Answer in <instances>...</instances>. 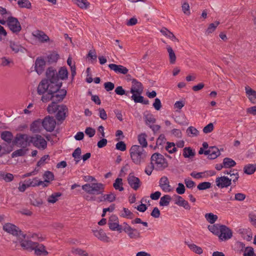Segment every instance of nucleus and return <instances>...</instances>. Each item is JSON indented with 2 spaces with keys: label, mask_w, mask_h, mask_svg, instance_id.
Segmentation results:
<instances>
[{
  "label": "nucleus",
  "mask_w": 256,
  "mask_h": 256,
  "mask_svg": "<svg viewBox=\"0 0 256 256\" xmlns=\"http://www.w3.org/2000/svg\"><path fill=\"white\" fill-rule=\"evenodd\" d=\"M146 136H147L145 133L141 134L138 136V141L142 148H146L148 146Z\"/></svg>",
  "instance_id": "37998d69"
},
{
  "label": "nucleus",
  "mask_w": 256,
  "mask_h": 256,
  "mask_svg": "<svg viewBox=\"0 0 256 256\" xmlns=\"http://www.w3.org/2000/svg\"><path fill=\"white\" fill-rule=\"evenodd\" d=\"M43 177L44 178L45 182L48 184L50 183V182L52 181L54 178V173L49 170H46L44 172Z\"/></svg>",
  "instance_id": "a18cd8bd"
},
{
  "label": "nucleus",
  "mask_w": 256,
  "mask_h": 256,
  "mask_svg": "<svg viewBox=\"0 0 256 256\" xmlns=\"http://www.w3.org/2000/svg\"><path fill=\"white\" fill-rule=\"evenodd\" d=\"M6 24L10 30L16 34H18L22 30V26L18 19L15 17L10 16L8 18Z\"/></svg>",
  "instance_id": "0eeeda50"
},
{
  "label": "nucleus",
  "mask_w": 256,
  "mask_h": 256,
  "mask_svg": "<svg viewBox=\"0 0 256 256\" xmlns=\"http://www.w3.org/2000/svg\"><path fill=\"white\" fill-rule=\"evenodd\" d=\"M246 93L250 101L254 104H256V91L247 86L245 87Z\"/></svg>",
  "instance_id": "b1692460"
},
{
  "label": "nucleus",
  "mask_w": 256,
  "mask_h": 256,
  "mask_svg": "<svg viewBox=\"0 0 256 256\" xmlns=\"http://www.w3.org/2000/svg\"><path fill=\"white\" fill-rule=\"evenodd\" d=\"M34 36L42 42H48L50 40L49 37L42 30H36Z\"/></svg>",
  "instance_id": "c756f323"
},
{
  "label": "nucleus",
  "mask_w": 256,
  "mask_h": 256,
  "mask_svg": "<svg viewBox=\"0 0 256 256\" xmlns=\"http://www.w3.org/2000/svg\"><path fill=\"white\" fill-rule=\"evenodd\" d=\"M208 230L212 232L216 236H219L221 232V225L218 224H214L212 226H208Z\"/></svg>",
  "instance_id": "e433bc0d"
},
{
  "label": "nucleus",
  "mask_w": 256,
  "mask_h": 256,
  "mask_svg": "<svg viewBox=\"0 0 256 256\" xmlns=\"http://www.w3.org/2000/svg\"><path fill=\"white\" fill-rule=\"evenodd\" d=\"M256 171V164H248L244 168V172L245 174L250 175L253 174Z\"/></svg>",
  "instance_id": "f704fd0d"
},
{
  "label": "nucleus",
  "mask_w": 256,
  "mask_h": 256,
  "mask_svg": "<svg viewBox=\"0 0 256 256\" xmlns=\"http://www.w3.org/2000/svg\"><path fill=\"white\" fill-rule=\"evenodd\" d=\"M10 48L16 54L18 53L19 52H23L24 48L20 44L12 40L9 41Z\"/></svg>",
  "instance_id": "c85d7f7f"
},
{
  "label": "nucleus",
  "mask_w": 256,
  "mask_h": 256,
  "mask_svg": "<svg viewBox=\"0 0 256 256\" xmlns=\"http://www.w3.org/2000/svg\"><path fill=\"white\" fill-rule=\"evenodd\" d=\"M216 186L220 188H228L232 184V178L228 176H222L216 179Z\"/></svg>",
  "instance_id": "f8f14e48"
},
{
  "label": "nucleus",
  "mask_w": 256,
  "mask_h": 256,
  "mask_svg": "<svg viewBox=\"0 0 256 256\" xmlns=\"http://www.w3.org/2000/svg\"><path fill=\"white\" fill-rule=\"evenodd\" d=\"M130 154L132 162L137 165L146 162L147 152L140 146L133 145L130 150Z\"/></svg>",
  "instance_id": "7ed1b4c3"
},
{
  "label": "nucleus",
  "mask_w": 256,
  "mask_h": 256,
  "mask_svg": "<svg viewBox=\"0 0 256 256\" xmlns=\"http://www.w3.org/2000/svg\"><path fill=\"white\" fill-rule=\"evenodd\" d=\"M123 211L124 212L120 214V216L123 218H126L130 219H132L134 218V214L132 212H131L128 208H124Z\"/></svg>",
  "instance_id": "5fc2aeb1"
},
{
  "label": "nucleus",
  "mask_w": 256,
  "mask_h": 256,
  "mask_svg": "<svg viewBox=\"0 0 256 256\" xmlns=\"http://www.w3.org/2000/svg\"><path fill=\"white\" fill-rule=\"evenodd\" d=\"M166 144V149L169 153L173 154L177 150L174 142H167Z\"/></svg>",
  "instance_id": "4d7b16f0"
},
{
  "label": "nucleus",
  "mask_w": 256,
  "mask_h": 256,
  "mask_svg": "<svg viewBox=\"0 0 256 256\" xmlns=\"http://www.w3.org/2000/svg\"><path fill=\"white\" fill-rule=\"evenodd\" d=\"M42 120L40 118L34 120L30 126V130L32 133H40L42 130Z\"/></svg>",
  "instance_id": "5701e85b"
},
{
  "label": "nucleus",
  "mask_w": 256,
  "mask_h": 256,
  "mask_svg": "<svg viewBox=\"0 0 256 256\" xmlns=\"http://www.w3.org/2000/svg\"><path fill=\"white\" fill-rule=\"evenodd\" d=\"M25 238L22 236L18 238L20 246L24 250L32 251L34 248V246L36 244V242H33L32 240H24Z\"/></svg>",
  "instance_id": "ddd939ff"
},
{
  "label": "nucleus",
  "mask_w": 256,
  "mask_h": 256,
  "mask_svg": "<svg viewBox=\"0 0 256 256\" xmlns=\"http://www.w3.org/2000/svg\"><path fill=\"white\" fill-rule=\"evenodd\" d=\"M34 246V248L33 250H34V253L36 256H46L48 255V252L45 250V247L42 244H39L36 242Z\"/></svg>",
  "instance_id": "a878e982"
},
{
  "label": "nucleus",
  "mask_w": 256,
  "mask_h": 256,
  "mask_svg": "<svg viewBox=\"0 0 256 256\" xmlns=\"http://www.w3.org/2000/svg\"><path fill=\"white\" fill-rule=\"evenodd\" d=\"M144 119L146 124L149 126L151 125L150 124H154L156 122V119L152 114H149L145 116Z\"/></svg>",
  "instance_id": "6e6d98bb"
},
{
  "label": "nucleus",
  "mask_w": 256,
  "mask_h": 256,
  "mask_svg": "<svg viewBox=\"0 0 256 256\" xmlns=\"http://www.w3.org/2000/svg\"><path fill=\"white\" fill-rule=\"evenodd\" d=\"M1 138L8 144L12 143L13 134L10 131H4L0 134Z\"/></svg>",
  "instance_id": "2f4dec72"
},
{
  "label": "nucleus",
  "mask_w": 256,
  "mask_h": 256,
  "mask_svg": "<svg viewBox=\"0 0 256 256\" xmlns=\"http://www.w3.org/2000/svg\"><path fill=\"white\" fill-rule=\"evenodd\" d=\"M160 32L164 36L170 38L172 41L178 42V40L174 34L170 32L168 28H162L160 30Z\"/></svg>",
  "instance_id": "7c9ffc66"
},
{
  "label": "nucleus",
  "mask_w": 256,
  "mask_h": 256,
  "mask_svg": "<svg viewBox=\"0 0 256 256\" xmlns=\"http://www.w3.org/2000/svg\"><path fill=\"white\" fill-rule=\"evenodd\" d=\"M144 91V86L139 81H132V86L129 92L132 94H142Z\"/></svg>",
  "instance_id": "dca6fc26"
},
{
  "label": "nucleus",
  "mask_w": 256,
  "mask_h": 256,
  "mask_svg": "<svg viewBox=\"0 0 256 256\" xmlns=\"http://www.w3.org/2000/svg\"><path fill=\"white\" fill-rule=\"evenodd\" d=\"M108 226L109 228L112 231H118L121 233L122 231V226L119 224L118 218L115 214L112 215L108 220Z\"/></svg>",
  "instance_id": "1a4fd4ad"
},
{
  "label": "nucleus",
  "mask_w": 256,
  "mask_h": 256,
  "mask_svg": "<svg viewBox=\"0 0 256 256\" xmlns=\"http://www.w3.org/2000/svg\"><path fill=\"white\" fill-rule=\"evenodd\" d=\"M160 186L162 190L165 192H170L172 190L170 188V186L168 178L166 176H163L160 180Z\"/></svg>",
  "instance_id": "aec40b11"
},
{
  "label": "nucleus",
  "mask_w": 256,
  "mask_h": 256,
  "mask_svg": "<svg viewBox=\"0 0 256 256\" xmlns=\"http://www.w3.org/2000/svg\"><path fill=\"white\" fill-rule=\"evenodd\" d=\"M26 154V150L23 148H20L16 151L14 152L12 154V158L23 156Z\"/></svg>",
  "instance_id": "e2e57ef3"
},
{
  "label": "nucleus",
  "mask_w": 256,
  "mask_h": 256,
  "mask_svg": "<svg viewBox=\"0 0 256 256\" xmlns=\"http://www.w3.org/2000/svg\"><path fill=\"white\" fill-rule=\"evenodd\" d=\"M67 64L70 68L71 71V80H74L75 76L76 75V67L75 62L72 64V58L69 56L67 60Z\"/></svg>",
  "instance_id": "473e14b6"
},
{
  "label": "nucleus",
  "mask_w": 256,
  "mask_h": 256,
  "mask_svg": "<svg viewBox=\"0 0 256 256\" xmlns=\"http://www.w3.org/2000/svg\"><path fill=\"white\" fill-rule=\"evenodd\" d=\"M75 3L81 8H87L90 4L86 0H73Z\"/></svg>",
  "instance_id": "603ef678"
},
{
  "label": "nucleus",
  "mask_w": 256,
  "mask_h": 256,
  "mask_svg": "<svg viewBox=\"0 0 256 256\" xmlns=\"http://www.w3.org/2000/svg\"><path fill=\"white\" fill-rule=\"evenodd\" d=\"M56 114V118L58 121L64 120L66 116V113L68 112V108L64 104L60 106Z\"/></svg>",
  "instance_id": "a211bd4d"
},
{
  "label": "nucleus",
  "mask_w": 256,
  "mask_h": 256,
  "mask_svg": "<svg viewBox=\"0 0 256 256\" xmlns=\"http://www.w3.org/2000/svg\"><path fill=\"white\" fill-rule=\"evenodd\" d=\"M205 218L208 222L213 224L218 220V217L216 214L210 212L205 214Z\"/></svg>",
  "instance_id": "09e8293b"
},
{
  "label": "nucleus",
  "mask_w": 256,
  "mask_h": 256,
  "mask_svg": "<svg viewBox=\"0 0 256 256\" xmlns=\"http://www.w3.org/2000/svg\"><path fill=\"white\" fill-rule=\"evenodd\" d=\"M166 142V138L164 135V134H160L156 140V146L154 147V149H156L158 146H162L163 144H165Z\"/></svg>",
  "instance_id": "0e129e2a"
},
{
  "label": "nucleus",
  "mask_w": 256,
  "mask_h": 256,
  "mask_svg": "<svg viewBox=\"0 0 256 256\" xmlns=\"http://www.w3.org/2000/svg\"><path fill=\"white\" fill-rule=\"evenodd\" d=\"M108 66L110 70L114 71L116 74H126V80H136V78H133L130 74H127L128 70L122 65L110 64H108Z\"/></svg>",
  "instance_id": "6e6552de"
},
{
  "label": "nucleus",
  "mask_w": 256,
  "mask_h": 256,
  "mask_svg": "<svg viewBox=\"0 0 256 256\" xmlns=\"http://www.w3.org/2000/svg\"><path fill=\"white\" fill-rule=\"evenodd\" d=\"M223 164L224 168H231L236 165V162L230 158H225L223 160Z\"/></svg>",
  "instance_id": "a19ab883"
},
{
  "label": "nucleus",
  "mask_w": 256,
  "mask_h": 256,
  "mask_svg": "<svg viewBox=\"0 0 256 256\" xmlns=\"http://www.w3.org/2000/svg\"><path fill=\"white\" fill-rule=\"evenodd\" d=\"M66 90L62 89L59 90L58 91V92L53 94L52 101H56L57 103L62 102L66 96Z\"/></svg>",
  "instance_id": "bb28decb"
},
{
  "label": "nucleus",
  "mask_w": 256,
  "mask_h": 256,
  "mask_svg": "<svg viewBox=\"0 0 256 256\" xmlns=\"http://www.w3.org/2000/svg\"><path fill=\"white\" fill-rule=\"evenodd\" d=\"M210 154L208 156V158L210 160H214L220 155V152L218 148L214 146L210 147Z\"/></svg>",
  "instance_id": "c9c22d12"
},
{
  "label": "nucleus",
  "mask_w": 256,
  "mask_h": 256,
  "mask_svg": "<svg viewBox=\"0 0 256 256\" xmlns=\"http://www.w3.org/2000/svg\"><path fill=\"white\" fill-rule=\"evenodd\" d=\"M232 236V230L225 225H221V232L219 235L220 240H228L230 239Z\"/></svg>",
  "instance_id": "4468645a"
},
{
  "label": "nucleus",
  "mask_w": 256,
  "mask_h": 256,
  "mask_svg": "<svg viewBox=\"0 0 256 256\" xmlns=\"http://www.w3.org/2000/svg\"><path fill=\"white\" fill-rule=\"evenodd\" d=\"M61 196L62 193L60 192H54L48 197V201L50 203L54 204L58 200V198Z\"/></svg>",
  "instance_id": "864d4df0"
},
{
  "label": "nucleus",
  "mask_w": 256,
  "mask_h": 256,
  "mask_svg": "<svg viewBox=\"0 0 256 256\" xmlns=\"http://www.w3.org/2000/svg\"><path fill=\"white\" fill-rule=\"evenodd\" d=\"M186 132L188 135L192 134V136H196L199 134L198 130L194 126H190L186 130Z\"/></svg>",
  "instance_id": "bf43d9fd"
},
{
  "label": "nucleus",
  "mask_w": 256,
  "mask_h": 256,
  "mask_svg": "<svg viewBox=\"0 0 256 256\" xmlns=\"http://www.w3.org/2000/svg\"><path fill=\"white\" fill-rule=\"evenodd\" d=\"M131 98L134 100L136 103H142L144 96H142V94H134L132 96Z\"/></svg>",
  "instance_id": "338daca9"
},
{
  "label": "nucleus",
  "mask_w": 256,
  "mask_h": 256,
  "mask_svg": "<svg viewBox=\"0 0 256 256\" xmlns=\"http://www.w3.org/2000/svg\"><path fill=\"white\" fill-rule=\"evenodd\" d=\"M32 143L33 145L38 148L45 149L47 146V142L40 134H36L35 136H28L26 134H18L12 142V145L16 146L18 144L22 148L29 146Z\"/></svg>",
  "instance_id": "f257e3e1"
},
{
  "label": "nucleus",
  "mask_w": 256,
  "mask_h": 256,
  "mask_svg": "<svg viewBox=\"0 0 256 256\" xmlns=\"http://www.w3.org/2000/svg\"><path fill=\"white\" fill-rule=\"evenodd\" d=\"M47 92L46 94H42V102H46L50 100L52 101V98L54 96L53 94L50 92Z\"/></svg>",
  "instance_id": "680f3d73"
},
{
  "label": "nucleus",
  "mask_w": 256,
  "mask_h": 256,
  "mask_svg": "<svg viewBox=\"0 0 256 256\" xmlns=\"http://www.w3.org/2000/svg\"><path fill=\"white\" fill-rule=\"evenodd\" d=\"M92 232L95 236L100 240L106 242H110V238L106 236V234L102 228H100L99 230H92Z\"/></svg>",
  "instance_id": "412c9836"
},
{
  "label": "nucleus",
  "mask_w": 256,
  "mask_h": 256,
  "mask_svg": "<svg viewBox=\"0 0 256 256\" xmlns=\"http://www.w3.org/2000/svg\"><path fill=\"white\" fill-rule=\"evenodd\" d=\"M59 81H40L38 87V94L39 95L44 94L46 92H50L52 94L58 92L60 90L62 82Z\"/></svg>",
  "instance_id": "f03ea898"
},
{
  "label": "nucleus",
  "mask_w": 256,
  "mask_h": 256,
  "mask_svg": "<svg viewBox=\"0 0 256 256\" xmlns=\"http://www.w3.org/2000/svg\"><path fill=\"white\" fill-rule=\"evenodd\" d=\"M188 246L196 254H200L202 253V250L200 247L197 246L196 245L194 244H188Z\"/></svg>",
  "instance_id": "13d9d810"
},
{
  "label": "nucleus",
  "mask_w": 256,
  "mask_h": 256,
  "mask_svg": "<svg viewBox=\"0 0 256 256\" xmlns=\"http://www.w3.org/2000/svg\"><path fill=\"white\" fill-rule=\"evenodd\" d=\"M127 180L130 186L134 190H138L141 186L142 182L140 178L135 176L132 172L128 174Z\"/></svg>",
  "instance_id": "9b49d317"
},
{
  "label": "nucleus",
  "mask_w": 256,
  "mask_h": 256,
  "mask_svg": "<svg viewBox=\"0 0 256 256\" xmlns=\"http://www.w3.org/2000/svg\"><path fill=\"white\" fill-rule=\"evenodd\" d=\"M171 200H172V198L170 195H168V194L164 195L163 196H162L160 198V206H168Z\"/></svg>",
  "instance_id": "49530a36"
},
{
  "label": "nucleus",
  "mask_w": 256,
  "mask_h": 256,
  "mask_svg": "<svg viewBox=\"0 0 256 256\" xmlns=\"http://www.w3.org/2000/svg\"><path fill=\"white\" fill-rule=\"evenodd\" d=\"M68 72L66 66H61L57 71L56 78L58 80H66L68 78Z\"/></svg>",
  "instance_id": "393cba45"
},
{
  "label": "nucleus",
  "mask_w": 256,
  "mask_h": 256,
  "mask_svg": "<svg viewBox=\"0 0 256 256\" xmlns=\"http://www.w3.org/2000/svg\"><path fill=\"white\" fill-rule=\"evenodd\" d=\"M45 74L46 78H42V80H58L56 78L57 70L53 66H50L48 68Z\"/></svg>",
  "instance_id": "f3484780"
},
{
  "label": "nucleus",
  "mask_w": 256,
  "mask_h": 256,
  "mask_svg": "<svg viewBox=\"0 0 256 256\" xmlns=\"http://www.w3.org/2000/svg\"><path fill=\"white\" fill-rule=\"evenodd\" d=\"M174 198L176 199L174 204L180 206H182L186 210L190 209V206L188 201L184 200L181 196L174 194Z\"/></svg>",
  "instance_id": "4be33fe9"
},
{
  "label": "nucleus",
  "mask_w": 256,
  "mask_h": 256,
  "mask_svg": "<svg viewBox=\"0 0 256 256\" xmlns=\"http://www.w3.org/2000/svg\"><path fill=\"white\" fill-rule=\"evenodd\" d=\"M42 120V126L47 132H52L56 124V120L52 116H46Z\"/></svg>",
  "instance_id": "9d476101"
},
{
  "label": "nucleus",
  "mask_w": 256,
  "mask_h": 256,
  "mask_svg": "<svg viewBox=\"0 0 256 256\" xmlns=\"http://www.w3.org/2000/svg\"><path fill=\"white\" fill-rule=\"evenodd\" d=\"M82 189L90 194L98 195L104 190V185L102 183L86 184L82 186Z\"/></svg>",
  "instance_id": "20e7f679"
},
{
  "label": "nucleus",
  "mask_w": 256,
  "mask_h": 256,
  "mask_svg": "<svg viewBox=\"0 0 256 256\" xmlns=\"http://www.w3.org/2000/svg\"><path fill=\"white\" fill-rule=\"evenodd\" d=\"M219 24L220 22L218 21H216L214 23H212L210 24L208 28L206 30V34L208 35L209 34L213 32Z\"/></svg>",
  "instance_id": "de8ad7c7"
},
{
  "label": "nucleus",
  "mask_w": 256,
  "mask_h": 256,
  "mask_svg": "<svg viewBox=\"0 0 256 256\" xmlns=\"http://www.w3.org/2000/svg\"><path fill=\"white\" fill-rule=\"evenodd\" d=\"M47 61L49 64H52L57 62L60 58V55L56 51H52L46 56Z\"/></svg>",
  "instance_id": "cd10ccee"
},
{
  "label": "nucleus",
  "mask_w": 256,
  "mask_h": 256,
  "mask_svg": "<svg viewBox=\"0 0 256 256\" xmlns=\"http://www.w3.org/2000/svg\"><path fill=\"white\" fill-rule=\"evenodd\" d=\"M18 4L20 8H26L30 9L32 7V4L28 0H19Z\"/></svg>",
  "instance_id": "8fccbe9b"
},
{
  "label": "nucleus",
  "mask_w": 256,
  "mask_h": 256,
  "mask_svg": "<svg viewBox=\"0 0 256 256\" xmlns=\"http://www.w3.org/2000/svg\"><path fill=\"white\" fill-rule=\"evenodd\" d=\"M72 252L80 256H88V254L86 250L79 248H73Z\"/></svg>",
  "instance_id": "774afa93"
},
{
  "label": "nucleus",
  "mask_w": 256,
  "mask_h": 256,
  "mask_svg": "<svg viewBox=\"0 0 256 256\" xmlns=\"http://www.w3.org/2000/svg\"><path fill=\"white\" fill-rule=\"evenodd\" d=\"M211 187V183L208 182H200L197 186V188L199 190H206L207 189L210 188Z\"/></svg>",
  "instance_id": "3c124183"
},
{
  "label": "nucleus",
  "mask_w": 256,
  "mask_h": 256,
  "mask_svg": "<svg viewBox=\"0 0 256 256\" xmlns=\"http://www.w3.org/2000/svg\"><path fill=\"white\" fill-rule=\"evenodd\" d=\"M224 173L226 174H230V176H234V179H233L232 182H233V183L234 184V186H235L236 182L238 180L239 177H240L238 172H237V170L232 169V170H231L230 171L225 170L224 172Z\"/></svg>",
  "instance_id": "58836bf2"
},
{
  "label": "nucleus",
  "mask_w": 256,
  "mask_h": 256,
  "mask_svg": "<svg viewBox=\"0 0 256 256\" xmlns=\"http://www.w3.org/2000/svg\"><path fill=\"white\" fill-rule=\"evenodd\" d=\"M104 201L110 202H113L116 200V197L114 193L110 192V194H104Z\"/></svg>",
  "instance_id": "69168bd1"
},
{
  "label": "nucleus",
  "mask_w": 256,
  "mask_h": 256,
  "mask_svg": "<svg viewBox=\"0 0 256 256\" xmlns=\"http://www.w3.org/2000/svg\"><path fill=\"white\" fill-rule=\"evenodd\" d=\"M116 94L120 96L125 95L129 96V91L126 92L122 86H118L115 89Z\"/></svg>",
  "instance_id": "052dcab7"
},
{
  "label": "nucleus",
  "mask_w": 256,
  "mask_h": 256,
  "mask_svg": "<svg viewBox=\"0 0 256 256\" xmlns=\"http://www.w3.org/2000/svg\"><path fill=\"white\" fill-rule=\"evenodd\" d=\"M46 61L42 57L36 58L34 63V69L38 75L41 74L44 71Z\"/></svg>",
  "instance_id": "2eb2a0df"
},
{
  "label": "nucleus",
  "mask_w": 256,
  "mask_h": 256,
  "mask_svg": "<svg viewBox=\"0 0 256 256\" xmlns=\"http://www.w3.org/2000/svg\"><path fill=\"white\" fill-rule=\"evenodd\" d=\"M150 161V162H154L155 170L158 171L163 170L168 166L166 160L164 156L158 152H155L152 156Z\"/></svg>",
  "instance_id": "39448f33"
},
{
  "label": "nucleus",
  "mask_w": 256,
  "mask_h": 256,
  "mask_svg": "<svg viewBox=\"0 0 256 256\" xmlns=\"http://www.w3.org/2000/svg\"><path fill=\"white\" fill-rule=\"evenodd\" d=\"M196 154L194 150H192L190 147H186L183 150V156L186 158H190Z\"/></svg>",
  "instance_id": "4c0bfd02"
},
{
  "label": "nucleus",
  "mask_w": 256,
  "mask_h": 256,
  "mask_svg": "<svg viewBox=\"0 0 256 256\" xmlns=\"http://www.w3.org/2000/svg\"><path fill=\"white\" fill-rule=\"evenodd\" d=\"M122 230L126 233L130 238L136 239L140 238V234L138 230L136 228H133L131 226L123 228Z\"/></svg>",
  "instance_id": "6ab92c4d"
},
{
  "label": "nucleus",
  "mask_w": 256,
  "mask_h": 256,
  "mask_svg": "<svg viewBox=\"0 0 256 256\" xmlns=\"http://www.w3.org/2000/svg\"><path fill=\"white\" fill-rule=\"evenodd\" d=\"M3 230L6 232L19 238L20 236L23 238L26 237V234H24L20 229L14 224L12 223H6L3 226Z\"/></svg>",
  "instance_id": "423d86ee"
},
{
  "label": "nucleus",
  "mask_w": 256,
  "mask_h": 256,
  "mask_svg": "<svg viewBox=\"0 0 256 256\" xmlns=\"http://www.w3.org/2000/svg\"><path fill=\"white\" fill-rule=\"evenodd\" d=\"M166 49L168 53L170 63L171 64H174L176 60V56L174 51L170 46H167Z\"/></svg>",
  "instance_id": "79ce46f5"
},
{
  "label": "nucleus",
  "mask_w": 256,
  "mask_h": 256,
  "mask_svg": "<svg viewBox=\"0 0 256 256\" xmlns=\"http://www.w3.org/2000/svg\"><path fill=\"white\" fill-rule=\"evenodd\" d=\"M60 106V105L58 104V103L56 101H52L50 104L47 110L50 114H52L57 112L58 108Z\"/></svg>",
  "instance_id": "ea45409f"
},
{
  "label": "nucleus",
  "mask_w": 256,
  "mask_h": 256,
  "mask_svg": "<svg viewBox=\"0 0 256 256\" xmlns=\"http://www.w3.org/2000/svg\"><path fill=\"white\" fill-rule=\"evenodd\" d=\"M14 178L12 174L0 171V180H3L6 182H10L14 180Z\"/></svg>",
  "instance_id": "72a5a7b5"
},
{
  "label": "nucleus",
  "mask_w": 256,
  "mask_h": 256,
  "mask_svg": "<svg viewBox=\"0 0 256 256\" xmlns=\"http://www.w3.org/2000/svg\"><path fill=\"white\" fill-rule=\"evenodd\" d=\"M122 178H117L115 180L114 183L113 184L114 188L116 190H118L120 192L123 191L124 190V188L122 186Z\"/></svg>",
  "instance_id": "c03bdc74"
}]
</instances>
